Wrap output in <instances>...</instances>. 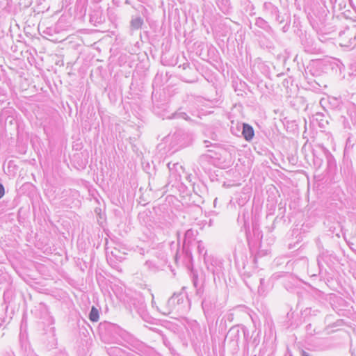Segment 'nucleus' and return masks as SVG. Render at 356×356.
I'll return each mask as SVG.
<instances>
[{"mask_svg": "<svg viewBox=\"0 0 356 356\" xmlns=\"http://www.w3.org/2000/svg\"><path fill=\"white\" fill-rule=\"evenodd\" d=\"M197 234L198 231L192 228L186 230L184 233L183 237H181V233L180 231L177 232V243L179 245L181 244V249L178 250L176 253V261L182 259L183 262L186 266L193 265V257L191 246L195 241Z\"/></svg>", "mask_w": 356, "mask_h": 356, "instance_id": "nucleus-1", "label": "nucleus"}, {"mask_svg": "<svg viewBox=\"0 0 356 356\" xmlns=\"http://www.w3.org/2000/svg\"><path fill=\"white\" fill-rule=\"evenodd\" d=\"M344 67L341 61L337 58H330L325 59L312 60L307 67V70L314 76H321L323 73L331 72L334 74H341Z\"/></svg>", "mask_w": 356, "mask_h": 356, "instance_id": "nucleus-2", "label": "nucleus"}, {"mask_svg": "<svg viewBox=\"0 0 356 356\" xmlns=\"http://www.w3.org/2000/svg\"><path fill=\"white\" fill-rule=\"evenodd\" d=\"M188 302V300L185 292L175 293L168 300L166 305L162 309L157 307V310L165 316L169 315L173 312H181Z\"/></svg>", "mask_w": 356, "mask_h": 356, "instance_id": "nucleus-3", "label": "nucleus"}, {"mask_svg": "<svg viewBox=\"0 0 356 356\" xmlns=\"http://www.w3.org/2000/svg\"><path fill=\"white\" fill-rule=\"evenodd\" d=\"M204 263L207 272L212 274L216 286L220 285L225 277L223 260L213 255L211 257H205Z\"/></svg>", "mask_w": 356, "mask_h": 356, "instance_id": "nucleus-4", "label": "nucleus"}, {"mask_svg": "<svg viewBox=\"0 0 356 356\" xmlns=\"http://www.w3.org/2000/svg\"><path fill=\"white\" fill-rule=\"evenodd\" d=\"M309 20L312 26L318 33H325V26L327 17V10L324 8L313 10V15H309Z\"/></svg>", "mask_w": 356, "mask_h": 356, "instance_id": "nucleus-5", "label": "nucleus"}, {"mask_svg": "<svg viewBox=\"0 0 356 356\" xmlns=\"http://www.w3.org/2000/svg\"><path fill=\"white\" fill-rule=\"evenodd\" d=\"M339 42L341 47L352 49L356 46V27L348 28L339 34Z\"/></svg>", "mask_w": 356, "mask_h": 356, "instance_id": "nucleus-6", "label": "nucleus"}, {"mask_svg": "<svg viewBox=\"0 0 356 356\" xmlns=\"http://www.w3.org/2000/svg\"><path fill=\"white\" fill-rule=\"evenodd\" d=\"M130 307L131 311L133 309L135 310L143 320L147 321L149 318L146 304L143 297L139 296L131 298L130 300Z\"/></svg>", "mask_w": 356, "mask_h": 356, "instance_id": "nucleus-7", "label": "nucleus"}, {"mask_svg": "<svg viewBox=\"0 0 356 356\" xmlns=\"http://www.w3.org/2000/svg\"><path fill=\"white\" fill-rule=\"evenodd\" d=\"M122 339L127 343L126 346L134 352L138 353L143 351L145 345L143 342L134 338L127 332H123L121 334Z\"/></svg>", "mask_w": 356, "mask_h": 356, "instance_id": "nucleus-8", "label": "nucleus"}, {"mask_svg": "<svg viewBox=\"0 0 356 356\" xmlns=\"http://www.w3.org/2000/svg\"><path fill=\"white\" fill-rule=\"evenodd\" d=\"M281 278L284 279V286L287 291H291L295 286L296 280L292 277L291 274L286 272H277L272 275L270 279L273 281L278 280Z\"/></svg>", "mask_w": 356, "mask_h": 356, "instance_id": "nucleus-9", "label": "nucleus"}, {"mask_svg": "<svg viewBox=\"0 0 356 356\" xmlns=\"http://www.w3.org/2000/svg\"><path fill=\"white\" fill-rule=\"evenodd\" d=\"M182 68L184 71H188L190 72V76L186 74V73H181L179 76L181 80L186 83H195L197 81V70L195 69L193 67H191L189 63L186 62L182 65L179 66V68Z\"/></svg>", "mask_w": 356, "mask_h": 356, "instance_id": "nucleus-10", "label": "nucleus"}, {"mask_svg": "<svg viewBox=\"0 0 356 356\" xmlns=\"http://www.w3.org/2000/svg\"><path fill=\"white\" fill-rule=\"evenodd\" d=\"M265 11L277 22L281 24L285 22L284 17L280 13L279 8L270 2H266L264 4Z\"/></svg>", "mask_w": 356, "mask_h": 356, "instance_id": "nucleus-11", "label": "nucleus"}, {"mask_svg": "<svg viewBox=\"0 0 356 356\" xmlns=\"http://www.w3.org/2000/svg\"><path fill=\"white\" fill-rule=\"evenodd\" d=\"M241 326L239 325L232 326L226 335L225 339H227L235 348L238 347V341L241 337Z\"/></svg>", "mask_w": 356, "mask_h": 356, "instance_id": "nucleus-12", "label": "nucleus"}, {"mask_svg": "<svg viewBox=\"0 0 356 356\" xmlns=\"http://www.w3.org/2000/svg\"><path fill=\"white\" fill-rule=\"evenodd\" d=\"M105 22L104 11L100 7L94 8L90 14V22L95 26L102 24Z\"/></svg>", "mask_w": 356, "mask_h": 356, "instance_id": "nucleus-13", "label": "nucleus"}, {"mask_svg": "<svg viewBox=\"0 0 356 356\" xmlns=\"http://www.w3.org/2000/svg\"><path fill=\"white\" fill-rule=\"evenodd\" d=\"M185 134L184 131L179 129L177 130L172 135L168 136V139L171 142L172 146H178L179 147H181L185 145Z\"/></svg>", "mask_w": 356, "mask_h": 356, "instance_id": "nucleus-14", "label": "nucleus"}, {"mask_svg": "<svg viewBox=\"0 0 356 356\" xmlns=\"http://www.w3.org/2000/svg\"><path fill=\"white\" fill-rule=\"evenodd\" d=\"M301 44L305 52L309 54H314L317 51L315 42L312 38L305 35L301 39Z\"/></svg>", "mask_w": 356, "mask_h": 356, "instance_id": "nucleus-15", "label": "nucleus"}, {"mask_svg": "<svg viewBox=\"0 0 356 356\" xmlns=\"http://www.w3.org/2000/svg\"><path fill=\"white\" fill-rule=\"evenodd\" d=\"M241 136L248 142L251 141L254 136V130L250 124L243 122Z\"/></svg>", "mask_w": 356, "mask_h": 356, "instance_id": "nucleus-16", "label": "nucleus"}, {"mask_svg": "<svg viewBox=\"0 0 356 356\" xmlns=\"http://www.w3.org/2000/svg\"><path fill=\"white\" fill-rule=\"evenodd\" d=\"M202 307L206 317H209L214 314L216 305L210 299L205 298L202 302Z\"/></svg>", "mask_w": 356, "mask_h": 356, "instance_id": "nucleus-17", "label": "nucleus"}, {"mask_svg": "<svg viewBox=\"0 0 356 356\" xmlns=\"http://www.w3.org/2000/svg\"><path fill=\"white\" fill-rule=\"evenodd\" d=\"M255 25L266 31L270 35L274 34V31L272 27L269 25L268 22L262 17H257L255 19Z\"/></svg>", "mask_w": 356, "mask_h": 356, "instance_id": "nucleus-18", "label": "nucleus"}, {"mask_svg": "<svg viewBox=\"0 0 356 356\" xmlns=\"http://www.w3.org/2000/svg\"><path fill=\"white\" fill-rule=\"evenodd\" d=\"M249 197L245 193H238L230 200V204H233L234 206L238 205L243 208V207L248 202Z\"/></svg>", "mask_w": 356, "mask_h": 356, "instance_id": "nucleus-19", "label": "nucleus"}, {"mask_svg": "<svg viewBox=\"0 0 356 356\" xmlns=\"http://www.w3.org/2000/svg\"><path fill=\"white\" fill-rule=\"evenodd\" d=\"M238 223H243V226L246 229L249 227V214L245 208H241L238 213L237 218Z\"/></svg>", "mask_w": 356, "mask_h": 356, "instance_id": "nucleus-20", "label": "nucleus"}, {"mask_svg": "<svg viewBox=\"0 0 356 356\" xmlns=\"http://www.w3.org/2000/svg\"><path fill=\"white\" fill-rule=\"evenodd\" d=\"M326 102L329 105V108L332 110H341L343 106V104L340 98L328 97Z\"/></svg>", "mask_w": 356, "mask_h": 356, "instance_id": "nucleus-21", "label": "nucleus"}, {"mask_svg": "<svg viewBox=\"0 0 356 356\" xmlns=\"http://www.w3.org/2000/svg\"><path fill=\"white\" fill-rule=\"evenodd\" d=\"M356 148V139L353 137L352 136H350L346 141V145L344 148V154H350L353 152L354 149Z\"/></svg>", "mask_w": 356, "mask_h": 356, "instance_id": "nucleus-22", "label": "nucleus"}, {"mask_svg": "<svg viewBox=\"0 0 356 356\" xmlns=\"http://www.w3.org/2000/svg\"><path fill=\"white\" fill-rule=\"evenodd\" d=\"M197 245V252L200 257H202L204 261H205V257H211V254H207V249L204 243L202 241H197L196 242Z\"/></svg>", "mask_w": 356, "mask_h": 356, "instance_id": "nucleus-23", "label": "nucleus"}, {"mask_svg": "<svg viewBox=\"0 0 356 356\" xmlns=\"http://www.w3.org/2000/svg\"><path fill=\"white\" fill-rule=\"evenodd\" d=\"M143 24L144 20L140 16L132 17L130 22V29L131 31L139 30Z\"/></svg>", "mask_w": 356, "mask_h": 356, "instance_id": "nucleus-24", "label": "nucleus"}, {"mask_svg": "<svg viewBox=\"0 0 356 356\" xmlns=\"http://www.w3.org/2000/svg\"><path fill=\"white\" fill-rule=\"evenodd\" d=\"M10 284V276L5 271L3 266L0 264V285H9Z\"/></svg>", "mask_w": 356, "mask_h": 356, "instance_id": "nucleus-25", "label": "nucleus"}, {"mask_svg": "<svg viewBox=\"0 0 356 356\" xmlns=\"http://www.w3.org/2000/svg\"><path fill=\"white\" fill-rule=\"evenodd\" d=\"M167 166L170 172V176L173 177L175 179H177V177L179 176L177 173V168H181V166L179 164V163L171 162L168 163Z\"/></svg>", "mask_w": 356, "mask_h": 356, "instance_id": "nucleus-26", "label": "nucleus"}, {"mask_svg": "<svg viewBox=\"0 0 356 356\" xmlns=\"http://www.w3.org/2000/svg\"><path fill=\"white\" fill-rule=\"evenodd\" d=\"M242 124H243V122L234 123V122H232V125L230 127L231 133L236 136H238V137L241 136Z\"/></svg>", "mask_w": 356, "mask_h": 356, "instance_id": "nucleus-27", "label": "nucleus"}, {"mask_svg": "<svg viewBox=\"0 0 356 356\" xmlns=\"http://www.w3.org/2000/svg\"><path fill=\"white\" fill-rule=\"evenodd\" d=\"M170 118H171V119H184L186 121H189L191 120L188 115L186 112L182 111V108H179L175 113H172V115L170 117Z\"/></svg>", "mask_w": 356, "mask_h": 356, "instance_id": "nucleus-28", "label": "nucleus"}, {"mask_svg": "<svg viewBox=\"0 0 356 356\" xmlns=\"http://www.w3.org/2000/svg\"><path fill=\"white\" fill-rule=\"evenodd\" d=\"M88 318L92 322H97L99 318V310L95 307L92 306L88 314Z\"/></svg>", "mask_w": 356, "mask_h": 356, "instance_id": "nucleus-29", "label": "nucleus"}, {"mask_svg": "<svg viewBox=\"0 0 356 356\" xmlns=\"http://www.w3.org/2000/svg\"><path fill=\"white\" fill-rule=\"evenodd\" d=\"M214 156L209 154H202L199 158V163L201 165L204 166L207 163H209Z\"/></svg>", "mask_w": 356, "mask_h": 356, "instance_id": "nucleus-30", "label": "nucleus"}, {"mask_svg": "<svg viewBox=\"0 0 356 356\" xmlns=\"http://www.w3.org/2000/svg\"><path fill=\"white\" fill-rule=\"evenodd\" d=\"M145 268H146L149 271L155 273L158 271L159 267L158 266L152 261H147L144 264Z\"/></svg>", "mask_w": 356, "mask_h": 356, "instance_id": "nucleus-31", "label": "nucleus"}, {"mask_svg": "<svg viewBox=\"0 0 356 356\" xmlns=\"http://www.w3.org/2000/svg\"><path fill=\"white\" fill-rule=\"evenodd\" d=\"M319 312V310L317 309H313L312 307H306L302 311V315L305 317L308 316H316Z\"/></svg>", "mask_w": 356, "mask_h": 356, "instance_id": "nucleus-32", "label": "nucleus"}, {"mask_svg": "<svg viewBox=\"0 0 356 356\" xmlns=\"http://www.w3.org/2000/svg\"><path fill=\"white\" fill-rule=\"evenodd\" d=\"M106 254H111L113 257H114L117 259L122 258V257L119 254L120 251L116 248H112L108 246H106Z\"/></svg>", "mask_w": 356, "mask_h": 356, "instance_id": "nucleus-33", "label": "nucleus"}, {"mask_svg": "<svg viewBox=\"0 0 356 356\" xmlns=\"http://www.w3.org/2000/svg\"><path fill=\"white\" fill-rule=\"evenodd\" d=\"M319 149L323 155L326 157L327 163L330 164L331 161L334 160V157L330 154V151L323 145L319 146Z\"/></svg>", "mask_w": 356, "mask_h": 356, "instance_id": "nucleus-34", "label": "nucleus"}, {"mask_svg": "<svg viewBox=\"0 0 356 356\" xmlns=\"http://www.w3.org/2000/svg\"><path fill=\"white\" fill-rule=\"evenodd\" d=\"M241 331L243 332V339H244L245 345L246 346H248L249 342H250V339L251 337V336H250L249 330L246 327L241 325Z\"/></svg>", "mask_w": 356, "mask_h": 356, "instance_id": "nucleus-35", "label": "nucleus"}, {"mask_svg": "<svg viewBox=\"0 0 356 356\" xmlns=\"http://www.w3.org/2000/svg\"><path fill=\"white\" fill-rule=\"evenodd\" d=\"M14 293L11 289H7L3 293V300L5 302L10 303L13 298Z\"/></svg>", "mask_w": 356, "mask_h": 356, "instance_id": "nucleus-36", "label": "nucleus"}, {"mask_svg": "<svg viewBox=\"0 0 356 356\" xmlns=\"http://www.w3.org/2000/svg\"><path fill=\"white\" fill-rule=\"evenodd\" d=\"M313 156H314V166L319 168L323 164V159L316 154L315 150H314V152H313Z\"/></svg>", "mask_w": 356, "mask_h": 356, "instance_id": "nucleus-37", "label": "nucleus"}, {"mask_svg": "<svg viewBox=\"0 0 356 356\" xmlns=\"http://www.w3.org/2000/svg\"><path fill=\"white\" fill-rule=\"evenodd\" d=\"M259 334L257 333V336L252 334L250 339L249 346L250 345L255 348L259 344Z\"/></svg>", "mask_w": 356, "mask_h": 356, "instance_id": "nucleus-38", "label": "nucleus"}, {"mask_svg": "<svg viewBox=\"0 0 356 356\" xmlns=\"http://www.w3.org/2000/svg\"><path fill=\"white\" fill-rule=\"evenodd\" d=\"M192 282L194 286V287L199 290L200 289V285L199 283L198 276L197 274L195 272H192V277H191Z\"/></svg>", "mask_w": 356, "mask_h": 356, "instance_id": "nucleus-39", "label": "nucleus"}, {"mask_svg": "<svg viewBox=\"0 0 356 356\" xmlns=\"http://www.w3.org/2000/svg\"><path fill=\"white\" fill-rule=\"evenodd\" d=\"M285 24L282 27V31L283 33H286L290 28V24H291V19L289 17H287L286 19H285Z\"/></svg>", "mask_w": 356, "mask_h": 356, "instance_id": "nucleus-40", "label": "nucleus"}, {"mask_svg": "<svg viewBox=\"0 0 356 356\" xmlns=\"http://www.w3.org/2000/svg\"><path fill=\"white\" fill-rule=\"evenodd\" d=\"M305 329H306L307 333L309 335H313L316 333L315 329H313L312 325L310 323L307 325Z\"/></svg>", "mask_w": 356, "mask_h": 356, "instance_id": "nucleus-41", "label": "nucleus"}, {"mask_svg": "<svg viewBox=\"0 0 356 356\" xmlns=\"http://www.w3.org/2000/svg\"><path fill=\"white\" fill-rule=\"evenodd\" d=\"M235 263L236 264V266H238V267H241V266H242L243 269H245V261H244V259L243 258H241V261L239 260V259L238 258V257H235Z\"/></svg>", "mask_w": 356, "mask_h": 356, "instance_id": "nucleus-42", "label": "nucleus"}, {"mask_svg": "<svg viewBox=\"0 0 356 356\" xmlns=\"http://www.w3.org/2000/svg\"><path fill=\"white\" fill-rule=\"evenodd\" d=\"M4 194H5L4 186L1 183H0V199H1L3 197Z\"/></svg>", "mask_w": 356, "mask_h": 356, "instance_id": "nucleus-43", "label": "nucleus"}, {"mask_svg": "<svg viewBox=\"0 0 356 356\" xmlns=\"http://www.w3.org/2000/svg\"><path fill=\"white\" fill-rule=\"evenodd\" d=\"M343 325V320L339 319L337 320L334 324L332 327L341 326Z\"/></svg>", "mask_w": 356, "mask_h": 356, "instance_id": "nucleus-44", "label": "nucleus"}, {"mask_svg": "<svg viewBox=\"0 0 356 356\" xmlns=\"http://www.w3.org/2000/svg\"><path fill=\"white\" fill-rule=\"evenodd\" d=\"M255 36L261 37L263 35V33L259 30L252 31Z\"/></svg>", "mask_w": 356, "mask_h": 356, "instance_id": "nucleus-45", "label": "nucleus"}, {"mask_svg": "<svg viewBox=\"0 0 356 356\" xmlns=\"http://www.w3.org/2000/svg\"><path fill=\"white\" fill-rule=\"evenodd\" d=\"M220 327L225 328L226 327V320L223 322V318L221 319L220 323Z\"/></svg>", "mask_w": 356, "mask_h": 356, "instance_id": "nucleus-46", "label": "nucleus"}, {"mask_svg": "<svg viewBox=\"0 0 356 356\" xmlns=\"http://www.w3.org/2000/svg\"><path fill=\"white\" fill-rule=\"evenodd\" d=\"M137 251L141 255H144L145 252V250L143 248H138V247L137 248Z\"/></svg>", "mask_w": 356, "mask_h": 356, "instance_id": "nucleus-47", "label": "nucleus"}, {"mask_svg": "<svg viewBox=\"0 0 356 356\" xmlns=\"http://www.w3.org/2000/svg\"><path fill=\"white\" fill-rule=\"evenodd\" d=\"M301 356H312V355H311L309 353H307L305 350H302Z\"/></svg>", "mask_w": 356, "mask_h": 356, "instance_id": "nucleus-48", "label": "nucleus"}, {"mask_svg": "<svg viewBox=\"0 0 356 356\" xmlns=\"http://www.w3.org/2000/svg\"><path fill=\"white\" fill-rule=\"evenodd\" d=\"M113 3L117 6H120V0H112Z\"/></svg>", "mask_w": 356, "mask_h": 356, "instance_id": "nucleus-49", "label": "nucleus"}, {"mask_svg": "<svg viewBox=\"0 0 356 356\" xmlns=\"http://www.w3.org/2000/svg\"><path fill=\"white\" fill-rule=\"evenodd\" d=\"M48 321H49V324H53V323H54V318H53L51 316H49V317Z\"/></svg>", "mask_w": 356, "mask_h": 356, "instance_id": "nucleus-50", "label": "nucleus"}, {"mask_svg": "<svg viewBox=\"0 0 356 356\" xmlns=\"http://www.w3.org/2000/svg\"><path fill=\"white\" fill-rule=\"evenodd\" d=\"M155 304H156V302H155V301L154 300V298H152V307H155ZM157 307H157V306H156V309H157Z\"/></svg>", "mask_w": 356, "mask_h": 356, "instance_id": "nucleus-51", "label": "nucleus"}, {"mask_svg": "<svg viewBox=\"0 0 356 356\" xmlns=\"http://www.w3.org/2000/svg\"><path fill=\"white\" fill-rule=\"evenodd\" d=\"M279 210H280V211H282L280 213H284V211H285V209H284V208H282V207H280V208H279Z\"/></svg>", "mask_w": 356, "mask_h": 356, "instance_id": "nucleus-52", "label": "nucleus"}, {"mask_svg": "<svg viewBox=\"0 0 356 356\" xmlns=\"http://www.w3.org/2000/svg\"><path fill=\"white\" fill-rule=\"evenodd\" d=\"M93 3H100L102 0H92Z\"/></svg>", "mask_w": 356, "mask_h": 356, "instance_id": "nucleus-53", "label": "nucleus"}, {"mask_svg": "<svg viewBox=\"0 0 356 356\" xmlns=\"http://www.w3.org/2000/svg\"><path fill=\"white\" fill-rule=\"evenodd\" d=\"M216 136H216V134H214V133H213V134H212V136H211V138H212V139H213V140H215V139H216Z\"/></svg>", "mask_w": 356, "mask_h": 356, "instance_id": "nucleus-54", "label": "nucleus"}, {"mask_svg": "<svg viewBox=\"0 0 356 356\" xmlns=\"http://www.w3.org/2000/svg\"><path fill=\"white\" fill-rule=\"evenodd\" d=\"M259 280H260V284H261V285H263V284H264V279L261 278Z\"/></svg>", "mask_w": 356, "mask_h": 356, "instance_id": "nucleus-55", "label": "nucleus"}, {"mask_svg": "<svg viewBox=\"0 0 356 356\" xmlns=\"http://www.w3.org/2000/svg\"><path fill=\"white\" fill-rule=\"evenodd\" d=\"M231 316H232V314H229V315H228V317H227V319H228L229 321H232V318L231 317Z\"/></svg>", "mask_w": 356, "mask_h": 356, "instance_id": "nucleus-56", "label": "nucleus"}, {"mask_svg": "<svg viewBox=\"0 0 356 356\" xmlns=\"http://www.w3.org/2000/svg\"><path fill=\"white\" fill-rule=\"evenodd\" d=\"M182 73H186V74H188V76H190V72L188 71H184L182 72Z\"/></svg>", "mask_w": 356, "mask_h": 356, "instance_id": "nucleus-57", "label": "nucleus"}, {"mask_svg": "<svg viewBox=\"0 0 356 356\" xmlns=\"http://www.w3.org/2000/svg\"><path fill=\"white\" fill-rule=\"evenodd\" d=\"M209 143V141L204 140V143L206 144V147H209V145L207 144Z\"/></svg>", "mask_w": 356, "mask_h": 356, "instance_id": "nucleus-58", "label": "nucleus"}, {"mask_svg": "<svg viewBox=\"0 0 356 356\" xmlns=\"http://www.w3.org/2000/svg\"><path fill=\"white\" fill-rule=\"evenodd\" d=\"M8 356H14L13 353H8Z\"/></svg>", "mask_w": 356, "mask_h": 356, "instance_id": "nucleus-59", "label": "nucleus"}, {"mask_svg": "<svg viewBox=\"0 0 356 356\" xmlns=\"http://www.w3.org/2000/svg\"><path fill=\"white\" fill-rule=\"evenodd\" d=\"M125 3H127V4H130V1H129V0H126V1H125Z\"/></svg>", "mask_w": 356, "mask_h": 356, "instance_id": "nucleus-60", "label": "nucleus"}, {"mask_svg": "<svg viewBox=\"0 0 356 356\" xmlns=\"http://www.w3.org/2000/svg\"><path fill=\"white\" fill-rule=\"evenodd\" d=\"M216 202H217V198H216V199L214 200V201H213V204H214V205H216Z\"/></svg>", "mask_w": 356, "mask_h": 356, "instance_id": "nucleus-61", "label": "nucleus"}, {"mask_svg": "<svg viewBox=\"0 0 356 356\" xmlns=\"http://www.w3.org/2000/svg\"><path fill=\"white\" fill-rule=\"evenodd\" d=\"M42 307H44V309L47 310V307L44 305H42Z\"/></svg>", "mask_w": 356, "mask_h": 356, "instance_id": "nucleus-62", "label": "nucleus"}, {"mask_svg": "<svg viewBox=\"0 0 356 356\" xmlns=\"http://www.w3.org/2000/svg\"><path fill=\"white\" fill-rule=\"evenodd\" d=\"M323 102H325V100L323 99L321 101V103L322 104Z\"/></svg>", "mask_w": 356, "mask_h": 356, "instance_id": "nucleus-63", "label": "nucleus"}, {"mask_svg": "<svg viewBox=\"0 0 356 356\" xmlns=\"http://www.w3.org/2000/svg\"><path fill=\"white\" fill-rule=\"evenodd\" d=\"M316 115H317V116H322V115H321V114H320V113H317V114H316Z\"/></svg>", "mask_w": 356, "mask_h": 356, "instance_id": "nucleus-64", "label": "nucleus"}]
</instances>
